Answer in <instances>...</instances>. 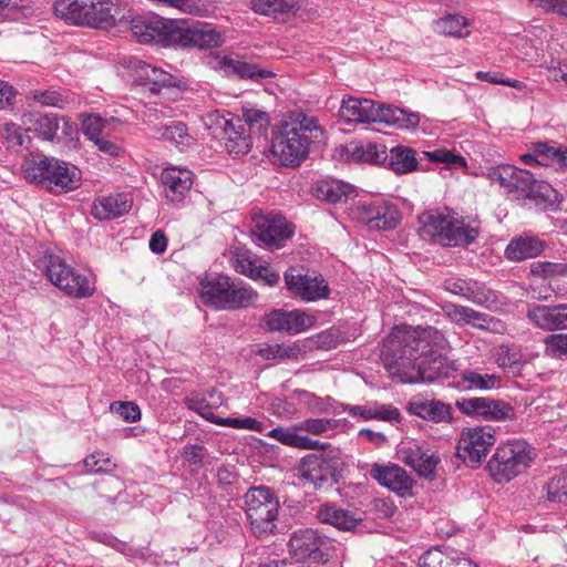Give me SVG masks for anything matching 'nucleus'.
Returning <instances> with one entry per match:
<instances>
[{"mask_svg":"<svg viewBox=\"0 0 567 567\" xmlns=\"http://www.w3.org/2000/svg\"><path fill=\"white\" fill-rule=\"evenodd\" d=\"M449 342L434 327L395 328L384 340L382 361L393 380L432 383L446 377Z\"/></svg>","mask_w":567,"mask_h":567,"instance_id":"nucleus-1","label":"nucleus"},{"mask_svg":"<svg viewBox=\"0 0 567 567\" xmlns=\"http://www.w3.org/2000/svg\"><path fill=\"white\" fill-rule=\"evenodd\" d=\"M487 178L498 184L506 197L523 205H534L540 210H554L558 206L556 189L545 181L536 179L526 169L509 164L491 167Z\"/></svg>","mask_w":567,"mask_h":567,"instance_id":"nucleus-2","label":"nucleus"},{"mask_svg":"<svg viewBox=\"0 0 567 567\" xmlns=\"http://www.w3.org/2000/svg\"><path fill=\"white\" fill-rule=\"evenodd\" d=\"M207 126L224 134L228 153L243 155L250 151L252 135H261L270 125L268 113L255 106H243L241 116L225 110H216L207 115Z\"/></svg>","mask_w":567,"mask_h":567,"instance_id":"nucleus-3","label":"nucleus"},{"mask_svg":"<svg viewBox=\"0 0 567 567\" xmlns=\"http://www.w3.org/2000/svg\"><path fill=\"white\" fill-rule=\"evenodd\" d=\"M323 131L313 116L302 112L290 114L280 123L271 141V152L285 166L296 167L309 154V146Z\"/></svg>","mask_w":567,"mask_h":567,"instance_id":"nucleus-4","label":"nucleus"},{"mask_svg":"<svg viewBox=\"0 0 567 567\" xmlns=\"http://www.w3.org/2000/svg\"><path fill=\"white\" fill-rule=\"evenodd\" d=\"M56 17L70 24L109 29L125 17V6L118 0H56Z\"/></svg>","mask_w":567,"mask_h":567,"instance_id":"nucleus-5","label":"nucleus"},{"mask_svg":"<svg viewBox=\"0 0 567 567\" xmlns=\"http://www.w3.org/2000/svg\"><path fill=\"white\" fill-rule=\"evenodd\" d=\"M422 236H427L443 246L466 247L480 234L475 219H465L456 213L430 210L420 216Z\"/></svg>","mask_w":567,"mask_h":567,"instance_id":"nucleus-6","label":"nucleus"},{"mask_svg":"<svg viewBox=\"0 0 567 567\" xmlns=\"http://www.w3.org/2000/svg\"><path fill=\"white\" fill-rule=\"evenodd\" d=\"M339 114L347 123H385L399 130L414 128L420 123L417 113L392 105L377 104L369 99L343 100Z\"/></svg>","mask_w":567,"mask_h":567,"instance_id":"nucleus-7","label":"nucleus"},{"mask_svg":"<svg viewBox=\"0 0 567 567\" xmlns=\"http://www.w3.org/2000/svg\"><path fill=\"white\" fill-rule=\"evenodd\" d=\"M533 449L522 440H513L497 446L487 468L497 483H507L525 472L533 461Z\"/></svg>","mask_w":567,"mask_h":567,"instance_id":"nucleus-8","label":"nucleus"},{"mask_svg":"<svg viewBox=\"0 0 567 567\" xmlns=\"http://www.w3.org/2000/svg\"><path fill=\"white\" fill-rule=\"evenodd\" d=\"M244 501L251 532L257 537L272 533L279 509V501L276 495L265 486L251 487L245 494Z\"/></svg>","mask_w":567,"mask_h":567,"instance_id":"nucleus-9","label":"nucleus"},{"mask_svg":"<svg viewBox=\"0 0 567 567\" xmlns=\"http://www.w3.org/2000/svg\"><path fill=\"white\" fill-rule=\"evenodd\" d=\"M44 272L49 281L75 299H85L96 290L95 280L75 271L60 256H44Z\"/></svg>","mask_w":567,"mask_h":567,"instance_id":"nucleus-10","label":"nucleus"},{"mask_svg":"<svg viewBox=\"0 0 567 567\" xmlns=\"http://www.w3.org/2000/svg\"><path fill=\"white\" fill-rule=\"evenodd\" d=\"M121 25H128L133 37L140 43H159L173 47L176 31V20L164 19L156 14L138 16L125 7V17L118 21Z\"/></svg>","mask_w":567,"mask_h":567,"instance_id":"nucleus-11","label":"nucleus"},{"mask_svg":"<svg viewBox=\"0 0 567 567\" xmlns=\"http://www.w3.org/2000/svg\"><path fill=\"white\" fill-rule=\"evenodd\" d=\"M81 184L80 171L69 163L45 155H38V186L53 194L76 189Z\"/></svg>","mask_w":567,"mask_h":567,"instance_id":"nucleus-12","label":"nucleus"},{"mask_svg":"<svg viewBox=\"0 0 567 567\" xmlns=\"http://www.w3.org/2000/svg\"><path fill=\"white\" fill-rule=\"evenodd\" d=\"M284 277L287 289L303 301H316L328 296V284L315 271L291 267Z\"/></svg>","mask_w":567,"mask_h":567,"instance_id":"nucleus-13","label":"nucleus"},{"mask_svg":"<svg viewBox=\"0 0 567 567\" xmlns=\"http://www.w3.org/2000/svg\"><path fill=\"white\" fill-rule=\"evenodd\" d=\"M495 436L491 427L476 426L465 429L457 443V455L471 466L480 465L492 445Z\"/></svg>","mask_w":567,"mask_h":567,"instance_id":"nucleus-14","label":"nucleus"},{"mask_svg":"<svg viewBox=\"0 0 567 567\" xmlns=\"http://www.w3.org/2000/svg\"><path fill=\"white\" fill-rule=\"evenodd\" d=\"M224 43V34L209 24L186 25L177 21L173 47L208 49Z\"/></svg>","mask_w":567,"mask_h":567,"instance_id":"nucleus-15","label":"nucleus"},{"mask_svg":"<svg viewBox=\"0 0 567 567\" xmlns=\"http://www.w3.org/2000/svg\"><path fill=\"white\" fill-rule=\"evenodd\" d=\"M455 405L463 414L485 421H507L515 416L514 409L508 403L491 398L461 399Z\"/></svg>","mask_w":567,"mask_h":567,"instance_id":"nucleus-16","label":"nucleus"},{"mask_svg":"<svg viewBox=\"0 0 567 567\" xmlns=\"http://www.w3.org/2000/svg\"><path fill=\"white\" fill-rule=\"evenodd\" d=\"M251 223V235L265 246H279L292 235L286 218L278 214H258L252 217Z\"/></svg>","mask_w":567,"mask_h":567,"instance_id":"nucleus-17","label":"nucleus"},{"mask_svg":"<svg viewBox=\"0 0 567 567\" xmlns=\"http://www.w3.org/2000/svg\"><path fill=\"white\" fill-rule=\"evenodd\" d=\"M326 538L317 530L305 528L293 532L289 540V551L297 560L309 559L312 563H321L327 558L322 550Z\"/></svg>","mask_w":567,"mask_h":567,"instance_id":"nucleus-18","label":"nucleus"},{"mask_svg":"<svg viewBox=\"0 0 567 567\" xmlns=\"http://www.w3.org/2000/svg\"><path fill=\"white\" fill-rule=\"evenodd\" d=\"M398 457L424 477L433 475L440 463V457L434 452L414 441L402 442L398 447Z\"/></svg>","mask_w":567,"mask_h":567,"instance_id":"nucleus-19","label":"nucleus"},{"mask_svg":"<svg viewBox=\"0 0 567 567\" xmlns=\"http://www.w3.org/2000/svg\"><path fill=\"white\" fill-rule=\"evenodd\" d=\"M316 318L303 310L285 311L276 309L264 318L265 327L270 331H285L298 334L311 328Z\"/></svg>","mask_w":567,"mask_h":567,"instance_id":"nucleus-20","label":"nucleus"},{"mask_svg":"<svg viewBox=\"0 0 567 567\" xmlns=\"http://www.w3.org/2000/svg\"><path fill=\"white\" fill-rule=\"evenodd\" d=\"M527 318L539 329L556 331L567 329V303L554 306L532 305Z\"/></svg>","mask_w":567,"mask_h":567,"instance_id":"nucleus-21","label":"nucleus"},{"mask_svg":"<svg viewBox=\"0 0 567 567\" xmlns=\"http://www.w3.org/2000/svg\"><path fill=\"white\" fill-rule=\"evenodd\" d=\"M163 193L167 200L181 203L193 185V173L186 168L167 167L161 174Z\"/></svg>","mask_w":567,"mask_h":567,"instance_id":"nucleus-22","label":"nucleus"},{"mask_svg":"<svg viewBox=\"0 0 567 567\" xmlns=\"http://www.w3.org/2000/svg\"><path fill=\"white\" fill-rule=\"evenodd\" d=\"M447 316L456 323L470 324L481 330L498 332L503 328L502 322L486 313L472 308L451 305L447 307Z\"/></svg>","mask_w":567,"mask_h":567,"instance_id":"nucleus-23","label":"nucleus"},{"mask_svg":"<svg viewBox=\"0 0 567 567\" xmlns=\"http://www.w3.org/2000/svg\"><path fill=\"white\" fill-rule=\"evenodd\" d=\"M312 193L318 199L330 204L343 203L357 195L351 184L331 177L315 182Z\"/></svg>","mask_w":567,"mask_h":567,"instance_id":"nucleus-24","label":"nucleus"},{"mask_svg":"<svg viewBox=\"0 0 567 567\" xmlns=\"http://www.w3.org/2000/svg\"><path fill=\"white\" fill-rule=\"evenodd\" d=\"M371 476L381 485L404 496L412 487V478L398 465L381 466L374 465L371 470Z\"/></svg>","mask_w":567,"mask_h":567,"instance_id":"nucleus-25","label":"nucleus"},{"mask_svg":"<svg viewBox=\"0 0 567 567\" xmlns=\"http://www.w3.org/2000/svg\"><path fill=\"white\" fill-rule=\"evenodd\" d=\"M133 76L143 85H151L153 93L159 92L161 87L174 85V78L171 73L147 62L135 60L132 62Z\"/></svg>","mask_w":567,"mask_h":567,"instance_id":"nucleus-26","label":"nucleus"},{"mask_svg":"<svg viewBox=\"0 0 567 567\" xmlns=\"http://www.w3.org/2000/svg\"><path fill=\"white\" fill-rule=\"evenodd\" d=\"M132 202L125 194L97 197L91 208V214L99 220L118 218L130 212Z\"/></svg>","mask_w":567,"mask_h":567,"instance_id":"nucleus-27","label":"nucleus"},{"mask_svg":"<svg viewBox=\"0 0 567 567\" xmlns=\"http://www.w3.org/2000/svg\"><path fill=\"white\" fill-rule=\"evenodd\" d=\"M317 518L322 524H329L342 530H352L362 523V518L355 513L334 504L321 505L317 512Z\"/></svg>","mask_w":567,"mask_h":567,"instance_id":"nucleus-28","label":"nucleus"},{"mask_svg":"<svg viewBox=\"0 0 567 567\" xmlns=\"http://www.w3.org/2000/svg\"><path fill=\"white\" fill-rule=\"evenodd\" d=\"M443 286L446 291L476 305H484L488 300L489 291L485 289L484 285L473 279L449 278Z\"/></svg>","mask_w":567,"mask_h":567,"instance_id":"nucleus-29","label":"nucleus"},{"mask_svg":"<svg viewBox=\"0 0 567 567\" xmlns=\"http://www.w3.org/2000/svg\"><path fill=\"white\" fill-rule=\"evenodd\" d=\"M409 411L419 417L436 423L451 419V405L435 399L415 398L409 403Z\"/></svg>","mask_w":567,"mask_h":567,"instance_id":"nucleus-30","label":"nucleus"},{"mask_svg":"<svg viewBox=\"0 0 567 567\" xmlns=\"http://www.w3.org/2000/svg\"><path fill=\"white\" fill-rule=\"evenodd\" d=\"M343 411L362 421H396L400 416V412L396 408L390 404H380L378 402H368L363 405L347 404L343 406Z\"/></svg>","mask_w":567,"mask_h":567,"instance_id":"nucleus-31","label":"nucleus"},{"mask_svg":"<svg viewBox=\"0 0 567 567\" xmlns=\"http://www.w3.org/2000/svg\"><path fill=\"white\" fill-rule=\"evenodd\" d=\"M227 276L207 277L200 281L202 301L215 309H226Z\"/></svg>","mask_w":567,"mask_h":567,"instance_id":"nucleus-32","label":"nucleus"},{"mask_svg":"<svg viewBox=\"0 0 567 567\" xmlns=\"http://www.w3.org/2000/svg\"><path fill=\"white\" fill-rule=\"evenodd\" d=\"M154 136L157 140L167 142L181 151L192 146L195 138L188 133V128L183 122H172L171 124L153 127Z\"/></svg>","mask_w":567,"mask_h":567,"instance_id":"nucleus-33","label":"nucleus"},{"mask_svg":"<svg viewBox=\"0 0 567 567\" xmlns=\"http://www.w3.org/2000/svg\"><path fill=\"white\" fill-rule=\"evenodd\" d=\"M496 363L512 377H519L526 365L522 349L514 343L501 344L496 352Z\"/></svg>","mask_w":567,"mask_h":567,"instance_id":"nucleus-34","label":"nucleus"},{"mask_svg":"<svg viewBox=\"0 0 567 567\" xmlns=\"http://www.w3.org/2000/svg\"><path fill=\"white\" fill-rule=\"evenodd\" d=\"M220 68L228 74H236L240 79L258 81L274 76L269 70L260 69L257 64L248 63L240 59L223 58Z\"/></svg>","mask_w":567,"mask_h":567,"instance_id":"nucleus-35","label":"nucleus"},{"mask_svg":"<svg viewBox=\"0 0 567 567\" xmlns=\"http://www.w3.org/2000/svg\"><path fill=\"white\" fill-rule=\"evenodd\" d=\"M544 249V244L536 237L520 236L511 240L505 249V256L513 261H520L529 258H535Z\"/></svg>","mask_w":567,"mask_h":567,"instance_id":"nucleus-36","label":"nucleus"},{"mask_svg":"<svg viewBox=\"0 0 567 567\" xmlns=\"http://www.w3.org/2000/svg\"><path fill=\"white\" fill-rule=\"evenodd\" d=\"M502 379L498 374L481 372L474 369H465L460 373V386L465 390L489 391L501 386Z\"/></svg>","mask_w":567,"mask_h":567,"instance_id":"nucleus-37","label":"nucleus"},{"mask_svg":"<svg viewBox=\"0 0 567 567\" xmlns=\"http://www.w3.org/2000/svg\"><path fill=\"white\" fill-rule=\"evenodd\" d=\"M61 130L63 136H71L73 125L66 117H58L55 114L38 113V136L43 140L54 141L59 138L58 131Z\"/></svg>","mask_w":567,"mask_h":567,"instance_id":"nucleus-38","label":"nucleus"},{"mask_svg":"<svg viewBox=\"0 0 567 567\" xmlns=\"http://www.w3.org/2000/svg\"><path fill=\"white\" fill-rule=\"evenodd\" d=\"M388 165L396 174H408L417 169L419 159L414 150L395 146L390 150Z\"/></svg>","mask_w":567,"mask_h":567,"instance_id":"nucleus-39","label":"nucleus"},{"mask_svg":"<svg viewBox=\"0 0 567 567\" xmlns=\"http://www.w3.org/2000/svg\"><path fill=\"white\" fill-rule=\"evenodd\" d=\"M435 31L449 37L465 38L470 35L468 20L461 14H446L434 21Z\"/></svg>","mask_w":567,"mask_h":567,"instance_id":"nucleus-40","label":"nucleus"},{"mask_svg":"<svg viewBox=\"0 0 567 567\" xmlns=\"http://www.w3.org/2000/svg\"><path fill=\"white\" fill-rule=\"evenodd\" d=\"M257 295L241 282L231 281L228 277L226 292V309L248 307L256 301Z\"/></svg>","mask_w":567,"mask_h":567,"instance_id":"nucleus-41","label":"nucleus"},{"mask_svg":"<svg viewBox=\"0 0 567 567\" xmlns=\"http://www.w3.org/2000/svg\"><path fill=\"white\" fill-rule=\"evenodd\" d=\"M375 213H378L373 226L375 229H392L401 221V213L398 206L392 203L377 200Z\"/></svg>","mask_w":567,"mask_h":567,"instance_id":"nucleus-42","label":"nucleus"},{"mask_svg":"<svg viewBox=\"0 0 567 567\" xmlns=\"http://www.w3.org/2000/svg\"><path fill=\"white\" fill-rule=\"evenodd\" d=\"M424 158L433 163H440L447 169H466L467 162L465 157L446 148H436L422 152Z\"/></svg>","mask_w":567,"mask_h":567,"instance_id":"nucleus-43","label":"nucleus"},{"mask_svg":"<svg viewBox=\"0 0 567 567\" xmlns=\"http://www.w3.org/2000/svg\"><path fill=\"white\" fill-rule=\"evenodd\" d=\"M352 157L365 163L379 164L388 161L389 154H386V147L383 144L367 143L355 145L352 148Z\"/></svg>","mask_w":567,"mask_h":567,"instance_id":"nucleus-44","label":"nucleus"},{"mask_svg":"<svg viewBox=\"0 0 567 567\" xmlns=\"http://www.w3.org/2000/svg\"><path fill=\"white\" fill-rule=\"evenodd\" d=\"M32 12L31 0H0V19L20 20Z\"/></svg>","mask_w":567,"mask_h":567,"instance_id":"nucleus-45","label":"nucleus"},{"mask_svg":"<svg viewBox=\"0 0 567 567\" xmlns=\"http://www.w3.org/2000/svg\"><path fill=\"white\" fill-rule=\"evenodd\" d=\"M297 0H252L255 12L270 16L276 13H288L296 9Z\"/></svg>","mask_w":567,"mask_h":567,"instance_id":"nucleus-46","label":"nucleus"},{"mask_svg":"<svg viewBox=\"0 0 567 567\" xmlns=\"http://www.w3.org/2000/svg\"><path fill=\"white\" fill-rule=\"evenodd\" d=\"M340 425L336 419H307L296 424V429L312 435H322L334 431Z\"/></svg>","mask_w":567,"mask_h":567,"instance_id":"nucleus-47","label":"nucleus"},{"mask_svg":"<svg viewBox=\"0 0 567 567\" xmlns=\"http://www.w3.org/2000/svg\"><path fill=\"white\" fill-rule=\"evenodd\" d=\"M328 470L326 461L319 457H310L305 461L302 466V476L313 483L316 486H321L327 481L323 471Z\"/></svg>","mask_w":567,"mask_h":567,"instance_id":"nucleus-48","label":"nucleus"},{"mask_svg":"<svg viewBox=\"0 0 567 567\" xmlns=\"http://www.w3.org/2000/svg\"><path fill=\"white\" fill-rule=\"evenodd\" d=\"M547 498L553 503L567 504V473L555 474L547 483Z\"/></svg>","mask_w":567,"mask_h":567,"instance_id":"nucleus-49","label":"nucleus"},{"mask_svg":"<svg viewBox=\"0 0 567 567\" xmlns=\"http://www.w3.org/2000/svg\"><path fill=\"white\" fill-rule=\"evenodd\" d=\"M106 127L107 121L100 115L90 114L82 120V132L91 142L107 135Z\"/></svg>","mask_w":567,"mask_h":567,"instance_id":"nucleus-50","label":"nucleus"},{"mask_svg":"<svg viewBox=\"0 0 567 567\" xmlns=\"http://www.w3.org/2000/svg\"><path fill=\"white\" fill-rule=\"evenodd\" d=\"M377 202H358L350 208V217L361 224L373 228Z\"/></svg>","mask_w":567,"mask_h":567,"instance_id":"nucleus-51","label":"nucleus"},{"mask_svg":"<svg viewBox=\"0 0 567 567\" xmlns=\"http://www.w3.org/2000/svg\"><path fill=\"white\" fill-rule=\"evenodd\" d=\"M110 410L125 422H136L141 419V409L134 402H113Z\"/></svg>","mask_w":567,"mask_h":567,"instance_id":"nucleus-52","label":"nucleus"},{"mask_svg":"<svg viewBox=\"0 0 567 567\" xmlns=\"http://www.w3.org/2000/svg\"><path fill=\"white\" fill-rule=\"evenodd\" d=\"M421 567H455L454 560L439 549H430L420 558Z\"/></svg>","mask_w":567,"mask_h":567,"instance_id":"nucleus-53","label":"nucleus"},{"mask_svg":"<svg viewBox=\"0 0 567 567\" xmlns=\"http://www.w3.org/2000/svg\"><path fill=\"white\" fill-rule=\"evenodd\" d=\"M235 268L239 274L246 275L250 278L262 275V270H258L256 260L250 256L248 251H240L236 254Z\"/></svg>","mask_w":567,"mask_h":567,"instance_id":"nucleus-54","label":"nucleus"},{"mask_svg":"<svg viewBox=\"0 0 567 567\" xmlns=\"http://www.w3.org/2000/svg\"><path fill=\"white\" fill-rule=\"evenodd\" d=\"M217 425L229 426L234 429H244L260 432L262 430V423L254 417L244 416V417H221L216 421Z\"/></svg>","mask_w":567,"mask_h":567,"instance_id":"nucleus-55","label":"nucleus"},{"mask_svg":"<svg viewBox=\"0 0 567 567\" xmlns=\"http://www.w3.org/2000/svg\"><path fill=\"white\" fill-rule=\"evenodd\" d=\"M516 51L519 59L530 64L537 63L540 59L539 49L529 39H519Z\"/></svg>","mask_w":567,"mask_h":567,"instance_id":"nucleus-56","label":"nucleus"},{"mask_svg":"<svg viewBox=\"0 0 567 567\" xmlns=\"http://www.w3.org/2000/svg\"><path fill=\"white\" fill-rule=\"evenodd\" d=\"M475 76L480 81H485V82H488L492 84H501V85H505V86H509V87H514V89H518V90H520L524 86L523 82H520L518 80L506 79L499 72L477 71Z\"/></svg>","mask_w":567,"mask_h":567,"instance_id":"nucleus-57","label":"nucleus"},{"mask_svg":"<svg viewBox=\"0 0 567 567\" xmlns=\"http://www.w3.org/2000/svg\"><path fill=\"white\" fill-rule=\"evenodd\" d=\"M83 465L86 471L91 473L109 472L111 468L115 467V464H113L109 457H104V455L100 453L87 456L83 461Z\"/></svg>","mask_w":567,"mask_h":567,"instance_id":"nucleus-58","label":"nucleus"},{"mask_svg":"<svg viewBox=\"0 0 567 567\" xmlns=\"http://www.w3.org/2000/svg\"><path fill=\"white\" fill-rule=\"evenodd\" d=\"M546 350L553 355L567 354V333L549 334L545 338Z\"/></svg>","mask_w":567,"mask_h":567,"instance_id":"nucleus-59","label":"nucleus"},{"mask_svg":"<svg viewBox=\"0 0 567 567\" xmlns=\"http://www.w3.org/2000/svg\"><path fill=\"white\" fill-rule=\"evenodd\" d=\"M371 506L377 517L381 519H389L396 512V506L393 501L386 497L374 498Z\"/></svg>","mask_w":567,"mask_h":567,"instance_id":"nucleus-60","label":"nucleus"},{"mask_svg":"<svg viewBox=\"0 0 567 567\" xmlns=\"http://www.w3.org/2000/svg\"><path fill=\"white\" fill-rule=\"evenodd\" d=\"M185 403L188 409L195 411L200 416H203L205 420L210 421L214 424H216V421L221 419V417H218L215 415L212 406L208 403H206L205 400L186 399Z\"/></svg>","mask_w":567,"mask_h":567,"instance_id":"nucleus-61","label":"nucleus"},{"mask_svg":"<svg viewBox=\"0 0 567 567\" xmlns=\"http://www.w3.org/2000/svg\"><path fill=\"white\" fill-rule=\"evenodd\" d=\"M38 103L62 109L66 103V99L56 90L38 91Z\"/></svg>","mask_w":567,"mask_h":567,"instance_id":"nucleus-62","label":"nucleus"},{"mask_svg":"<svg viewBox=\"0 0 567 567\" xmlns=\"http://www.w3.org/2000/svg\"><path fill=\"white\" fill-rule=\"evenodd\" d=\"M547 12L557 13L567 18V0H533Z\"/></svg>","mask_w":567,"mask_h":567,"instance_id":"nucleus-63","label":"nucleus"},{"mask_svg":"<svg viewBox=\"0 0 567 567\" xmlns=\"http://www.w3.org/2000/svg\"><path fill=\"white\" fill-rule=\"evenodd\" d=\"M16 95V89L9 83L0 80V110L12 106Z\"/></svg>","mask_w":567,"mask_h":567,"instance_id":"nucleus-64","label":"nucleus"}]
</instances>
